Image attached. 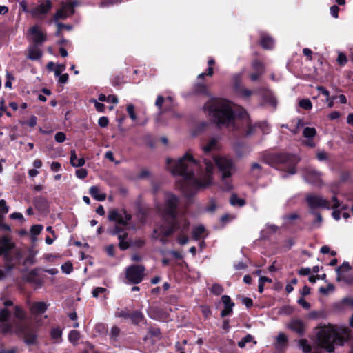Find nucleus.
I'll list each match as a JSON object with an SVG mask.
<instances>
[{"mask_svg":"<svg viewBox=\"0 0 353 353\" xmlns=\"http://www.w3.org/2000/svg\"><path fill=\"white\" fill-rule=\"evenodd\" d=\"M167 166L173 174L182 177L177 186L186 196H192L212 184L214 167L212 161L203 159L199 163L187 153L177 161L168 159Z\"/></svg>","mask_w":353,"mask_h":353,"instance_id":"f257e3e1","label":"nucleus"},{"mask_svg":"<svg viewBox=\"0 0 353 353\" xmlns=\"http://www.w3.org/2000/svg\"><path fill=\"white\" fill-rule=\"evenodd\" d=\"M203 110L208 112L211 120L219 126H225L231 130L239 128L242 121L248 127L250 121L248 113L241 108H234L225 99H211L203 105Z\"/></svg>","mask_w":353,"mask_h":353,"instance_id":"f03ea898","label":"nucleus"},{"mask_svg":"<svg viewBox=\"0 0 353 353\" xmlns=\"http://www.w3.org/2000/svg\"><path fill=\"white\" fill-rule=\"evenodd\" d=\"M179 205V198L172 193L165 194V204L161 210V214L168 220L167 225H161L155 228L153 232V238L165 242L166 238L174 231L186 232L189 228L190 223L185 217H176V209Z\"/></svg>","mask_w":353,"mask_h":353,"instance_id":"7ed1b4c3","label":"nucleus"},{"mask_svg":"<svg viewBox=\"0 0 353 353\" xmlns=\"http://www.w3.org/2000/svg\"><path fill=\"white\" fill-rule=\"evenodd\" d=\"M350 330L344 325H328L318 332L319 345L328 352L334 351V345H342L349 339Z\"/></svg>","mask_w":353,"mask_h":353,"instance_id":"20e7f679","label":"nucleus"},{"mask_svg":"<svg viewBox=\"0 0 353 353\" xmlns=\"http://www.w3.org/2000/svg\"><path fill=\"white\" fill-rule=\"evenodd\" d=\"M108 220L114 221L117 224L109 233L112 235H117L119 240V246L121 250H125L130 247V243L126 240L128 234L124 231L123 227L128 225L132 216L125 209H112L109 210Z\"/></svg>","mask_w":353,"mask_h":353,"instance_id":"39448f33","label":"nucleus"},{"mask_svg":"<svg viewBox=\"0 0 353 353\" xmlns=\"http://www.w3.org/2000/svg\"><path fill=\"white\" fill-rule=\"evenodd\" d=\"M10 314L7 309H2L0 312V323H1V330L4 333L15 332L24 335L26 343L31 344L34 342L35 334L30 332L28 327L23 323L19 324L17 322L14 323L9 321Z\"/></svg>","mask_w":353,"mask_h":353,"instance_id":"423d86ee","label":"nucleus"},{"mask_svg":"<svg viewBox=\"0 0 353 353\" xmlns=\"http://www.w3.org/2000/svg\"><path fill=\"white\" fill-rule=\"evenodd\" d=\"M299 159L296 155L289 154H276L272 157V167L283 171L289 174H294L296 172V165Z\"/></svg>","mask_w":353,"mask_h":353,"instance_id":"0eeeda50","label":"nucleus"},{"mask_svg":"<svg viewBox=\"0 0 353 353\" xmlns=\"http://www.w3.org/2000/svg\"><path fill=\"white\" fill-rule=\"evenodd\" d=\"M213 162L216 165L221 173V180L223 181V189L229 191L232 188L230 180L234 165L231 159L223 157H214Z\"/></svg>","mask_w":353,"mask_h":353,"instance_id":"6e6552de","label":"nucleus"},{"mask_svg":"<svg viewBox=\"0 0 353 353\" xmlns=\"http://www.w3.org/2000/svg\"><path fill=\"white\" fill-rule=\"evenodd\" d=\"M145 268L142 265H132L125 270V278L130 283L138 284L144 277Z\"/></svg>","mask_w":353,"mask_h":353,"instance_id":"1a4fd4ad","label":"nucleus"},{"mask_svg":"<svg viewBox=\"0 0 353 353\" xmlns=\"http://www.w3.org/2000/svg\"><path fill=\"white\" fill-rule=\"evenodd\" d=\"M79 4L77 0H67L62 2L61 8L57 11L54 16L55 21L59 19H65L74 13V7Z\"/></svg>","mask_w":353,"mask_h":353,"instance_id":"9d476101","label":"nucleus"},{"mask_svg":"<svg viewBox=\"0 0 353 353\" xmlns=\"http://www.w3.org/2000/svg\"><path fill=\"white\" fill-rule=\"evenodd\" d=\"M305 201L312 210L319 208L330 209V201L321 195L315 194H307L305 197Z\"/></svg>","mask_w":353,"mask_h":353,"instance_id":"9b49d317","label":"nucleus"},{"mask_svg":"<svg viewBox=\"0 0 353 353\" xmlns=\"http://www.w3.org/2000/svg\"><path fill=\"white\" fill-rule=\"evenodd\" d=\"M52 3L50 0H45L39 5L32 8L30 13L33 17L37 19L43 18L52 9Z\"/></svg>","mask_w":353,"mask_h":353,"instance_id":"f8f14e48","label":"nucleus"},{"mask_svg":"<svg viewBox=\"0 0 353 353\" xmlns=\"http://www.w3.org/2000/svg\"><path fill=\"white\" fill-rule=\"evenodd\" d=\"M28 34L34 45H42L46 40V33L41 28L37 26H32L28 29Z\"/></svg>","mask_w":353,"mask_h":353,"instance_id":"ddd939ff","label":"nucleus"},{"mask_svg":"<svg viewBox=\"0 0 353 353\" xmlns=\"http://www.w3.org/2000/svg\"><path fill=\"white\" fill-rule=\"evenodd\" d=\"M303 174L305 180L310 183L316 186H321L323 183L321 173L312 168H305Z\"/></svg>","mask_w":353,"mask_h":353,"instance_id":"4468645a","label":"nucleus"},{"mask_svg":"<svg viewBox=\"0 0 353 353\" xmlns=\"http://www.w3.org/2000/svg\"><path fill=\"white\" fill-rule=\"evenodd\" d=\"M14 247V243L9 236H0V256H3L6 260H8V256Z\"/></svg>","mask_w":353,"mask_h":353,"instance_id":"2eb2a0df","label":"nucleus"},{"mask_svg":"<svg viewBox=\"0 0 353 353\" xmlns=\"http://www.w3.org/2000/svg\"><path fill=\"white\" fill-rule=\"evenodd\" d=\"M286 327L299 336H303L306 330L305 323L300 319L294 318L286 323Z\"/></svg>","mask_w":353,"mask_h":353,"instance_id":"dca6fc26","label":"nucleus"},{"mask_svg":"<svg viewBox=\"0 0 353 353\" xmlns=\"http://www.w3.org/2000/svg\"><path fill=\"white\" fill-rule=\"evenodd\" d=\"M201 148L205 154L218 150L219 148V139L216 137L210 138L202 144Z\"/></svg>","mask_w":353,"mask_h":353,"instance_id":"f3484780","label":"nucleus"},{"mask_svg":"<svg viewBox=\"0 0 353 353\" xmlns=\"http://www.w3.org/2000/svg\"><path fill=\"white\" fill-rule=\"evenodd\" d=\"M331 202L332 205H330V208L334 209L332 214V217L335 220L339 221L341 219V210L337 208H341V210H346L347 207L346 205L341 206V202L337 199L336 196L332 198Z\"/></svg>","mask_w":353,"mask_h":353,"instance_id":"a211bd4d","label":"nucleus"},{"mask_svg":"<svg viewBox=\"0 0 353 353\" xmlns=\"http://www.w3.org/2000/svg\"><path fill=\"white\" fill-rule=\"evenodd\" d=\"M42 51L39 48V45H30L28 48L27 57L33 61L39 60L42 57Z\"/></svg>","mask_w":353,"mask_h":353,"instance_id":"6ab92c4d","label":"nucleus"},{"mask_svg":"<svg viewBox=\"0 0 353 353\" xmlns=\"http://www.w3.org/2000/svg\"><path fill=\"white\" fill-rule=\"evenodd\" d=\"M241 76H242V74L241 73L237 74L234 76V86L238 90V92L243 97L248 98V97H249L251 95L252 92L250 90H248V89L244 88H239L240 81H241Z\"/></svg>","mask_w":353,"mask_h":353,"instance_id":"aec40b11","label":"nucleus"},{"mask_svg":"<svg viewBox=\"0 0 353 353\" xmlns=\"http://www.w3.org/2000/svg\"><path fill=\"white\" fill-rule=\"evenodd\" d=\"M89 193L94 199L99 201H103L106 199V194L101 192L97 186L90 187Z\"/></svg>","mask_w":353,"mask_h":353,"instance_id":"412c9836","label":"nucleus"},{"mask_svg":"<svg viewBox=\"0 0 353 353\" xmlns=\"http://www.w3.org/2000/svg\"><path fill=\"white\" fill-rule=\"evenodd\" d=\"M30 310L32 314H42L47 310V305L44 302H36L30 306Z\"/></svg>","mask_w":353,"mask_h":353,"instance_id":"4be33fe9","label":"nucleus"},{"mask_svg":"<svg viewBox=\"0 0 353 353\" xmlns=\"http://www.w3.org/2000/svg\"><path fill=\"white\" fill-rule=\"evenodd\" d=\"M70 163L72 166L73 167H82L85 161L83 158H78L75 150H72L70 152Z\"/></svg>","mask_w":353,"mask_h":353,"instance_id":"5701e85b","label":"nucleus"},{"mask_svg":"<svg viewBox=\"0 0 353 353\" xmlns=\"http://www.w3.org/2000/svg\"><path fill=\"white\" fill-rule=\"evenodd\" d=\"M205 236V228L203 225H199L192 230V236L195 240H199Z\"/></svg>","mask_w":353,"mask_h":353,"instance_id":"b1692460","label":"nucleus"},{"mask_svg":"<svg viewBox=\"0 0 353 353\" xmlns=\"http://www.w3.org/2000/svg\"><path fill=\"white\" fill-rule=\"evenodd\" d=\"M288 344V337L283 333H279L276 339L275 347L278 350L285 347Z\"/></svg>","mask_w":353,"mask_h":353,"instance_id":"393cba45","label":"nucleus"},{"mask_svg":"<svg viewBox=\"0 0 353 353\" xmlns=\"http://www.w3.org/2000/svg\"><path fill=\"white\" fill-rule=\"evenodd\" d=\"M274 42L272 37H270L268 35H265V34H263L261 36V44L263 48L268 49V50L272 49V47L274 46Z\"/></svg>","mask_w":353,"mask_h":353,"instance_id":"a878e982","label":"nucleus"},{"mask_svg":"<svg viewBox=\"0 0 353 353\" xmlns=\"http://www.w3.org/2000/svg\"><path fill=\"white\" fill-rule=\"evenodd\" d=\"M34 205L36 208L39 211H45L48 207L47 200L44 197L39 196L34 199Z\"/></svg>","mask_w":353,"mask_h":353,"instance_id":"bb28decb","label":"nucleus"},{"mask_svg":"<svg viewBox=\"0 0 353 353\" xmlns=\"http://www.w3.org/2000/svg\"><path fill=\"white\" fill-rule=\"evenodd\" d=\"M230 202V204L233 206L242 207L245 204V201L244 199L239 198L235 194L231 196Z\"/></svg>","mask_w":353,"mask_h":353,"instance_id":"cd10ccee","label":"nucleus"},{"mask_svg":"<svg viewBox=\"0 0 353 353\" xmlns=\"http://www.w3.org/2000/svg\"><path fill=\"white\" fill-rule=\"evenodd\" d=\"M133 323L138 324L141 322L143 319V316L141 312L135 311L132 314H130V318Z\"/></svg>","mask_w":353,"mask_h":353,"instance_id":"c85d7f7f","label":"nucleus"},{"mask_svg":"<svg viewBox=\"0 0 353 353\" xmlns=\"http://www.w3.org/2000/svg\"><path fill=\"white\" fill-rule=\"evenodd\" d=\"M278 230V227L273 224H267L265 228L262 230L261 233L264 238L267 237L265 233L271 234L275 233Z\"/></svg>","mask_w":353,"mask_h":353,"instance_id":"c756f323","label":"nucleus"},{"mask_svg":"<svg viewBox=\"0 0 353 353\" xmlns=\"http://www.w3.org/2000/svg\"><path fill=\"white\" fill-rule=\"evenodd\" d=\"M303 136L307 139H312L316 134V130L314 128H305L303 132Z\"/></svg>","mask_w":353,"mask_h":353,"instance_id":"7c9ffc66","label":"nucleus"},{"mask_svg":"<svg viewBox=\"0 0 353 353\" xmlns=\"http://www.w3.org/2000/svg\"><path fill=\"white\" fill-rule=\"evenodd\" d=\"M294 311V309L291 305H283L281 307H280L278 313L279 314H283V315H290L292 314Z\"/></svg>","mask_w":353,"mask_h":353,"instance_id":"2f4dec72","label":"nucleus"},{"mask_svg":"<svg viewBox=\"0 0 353 353\" xmlns=\"http://www.w3.org/2000/svg\"><path fill=\"white\" fill-rule=\"evenodd\" d=\"M252 67L254 72H265V66L263 63L259 61L255 60L252 61Z\"/></svg>","mask_w":353,"mask_h":353,"instance_id":"473e14b6","label":"nucleus"},{"mask_svg":"<svg viewBox=\"0 0 353 353\" xmlns=\"http://www.w3.org/2000/svg\"><path fill=\"white\" fill-rule=\"evenodd\" d=\"M252 341H254L253 336L251 334H247L240 341L238 342V346L240 348H243L245 347L247 343H249Z\"/></svg>","mask_w":353,"mask_h":353,"instance_id":"72a5a7b5","label":"nucleus"},{"mask_svg":"<svg viewBox=\"0 0 353 353\" xmlns=\"http://www.w3.org/2000/svg\"><path fill=\"white\" fill-rule=\"evenodd\" d=\"M299 105L301 108L305 110H310L312 108L311 101L307 99H301L299 101Z\"/></svg>","mask_w":353,"mask_h":353,"instance_id":"f704fd0d","label":"nucleus"},{"mask_svg":"<svg viewBox=\"0 0 353 353\" xmlns=\"http://www.w3.org/2000/svg\"><path fill=\"white\" fill-rule=\"evenodd\" d=\"M14 316L18 321H22L25 319L26 314L21 307L16 306L14 310Z\"/></svg>","mask_w":353,"mask_h":353,"instance_id":"c9c22d12","label":"nucleus"},{"mask_svg":"<svg viewBox=\"0 0 353 353\" xmlns=\"http://www.w3.org/2000/svg\"><path fill=\"white\" fill-rule=\"evenodd\" d=\"M194 91L198 94H208L207 86L201 83H197L195 85Z\"/></svg>","mask_w":353,"mask_h":353,"instance_id":"e433bc0d","label":"nucleus"},{"mask_svg":"<svg viewBox=\"0 0 353 353\" xmlns=\"http://www.w3.org/2000/svg\"><path fill=\"white\" fill-rule=\"evenodd\" d=\"M68 338L70 342L74 343L79 339V333L77 330H71L69 333Z\"/></svg>","mask_w":353,"mask_h":353,"instance_id":"4c0bfd02","label":"nucleus"},{"mask_svg":"<svg viewBox=\"0 0 353 353\" xmlns=\"http://www.w3.org/2000/svg\"><path fill=\"white\" fill-rule=\"evenodd\" d=\"M299 345L301 347L303 351L305 353L310 352L311 351L310 345L305 339H301L299 341Z\"/></svg>","mask_w":353,"mask_h":353,"instance_id":"58836bf2","label":"nucleus"},{"mask_svg":"<svg viewBox=\"0 0 353 353\" xmlns=\"http://www.w3.org/2000/svg\"><path fill=\"white\" fill-rule=\"evenodd\" d=\"M8 212V207L6 205V201L3 199L0 200V219L7 214Z\"/></svg>","mask_w":353,"mask_h":353,"instance_id":"ea45409f","label":"nucleus"},{"mask_svg":"<svg viewBox=\"0 0 353 353\" xmlns=\"http://www.w3.org/2000/svg\"><path fill=\"white\" fill-rule=\"evenodd\" d=\"M43 230L42 225H34L31 227L30 232L34 236L39 235Z\"/></svg>","mask_w":353,"mask_h":353,"instance_id":"a19ab883","label":"nucleus"},{"mask_svg":"<svg viewBox=\"0 0 353 353\" xmlns=\"http://www.w3.org/2000/svg\"><path fill=\"white\" fill-rule=\"evenodd\" d=\"M75 174L77 178L83 179L88 176V171L84 168H80L76 170Z\"/></svg>","mask_w":353,"mask_h":353,"instance_id":"79ce46f5","label":"nucleus"},{"mask_svg":"<svg viewBox=\"0 0 353 353\" xmlns=\"http://www.w3.org/2000/svg\"><path fill=\"white\" fill-rule=\"evenodd\" d=\"M211 292L216 295H219L223 292V288L221 285L216 283L212 286Z\"/></svg>","mask_w":353,"mask_h":353,"instance_id":"37998d69","label":"nucleus"},{"mask_svg":"<svg viewBox=\"0 0 353 353\" xmlns=\"http://www.w3.org/2000/svg\"><path fill=\"white\" fill-rule=\"evenodd\" d=\"M127 112H128L130 119L133 121H135L137 119V116L134 112V107L132 104H129L127 106Z\"/></svg>","mask_w":353,"mask_h":353,"instance_id":"c03bdc74","label":"nucleus"},{"mask_svg":"<svg viewBox=\"0 0 353 353\" xmlns=\"http://www.w3.org/2000/svg\"><path fill=\"white\" fill-rule=\"evenodd\" d=\"M233 307L230 305L224 306V309L221 311V315L222 317L230 315L232 313Z\"/></svg>","mask_w":353,"mask_h":353,"instance_id":"a18cd8bd","label":"nucleus"},{"mask_svg":"<svg viewBox=\"0 0 353 353\" xmlns=\"http://www.w3.org/2000/svg\"><path fill=\"white\" fill-rule=\"evenodd\" d=\"M350 265L348 262H344L340 267H339L336 269V272L338 274V276H339L341 275V272L343 270H350Z\"/></svg>","mask_w":353,"mask_h":353,"instance_id":"49530a36","label":"nucleus"},{"mask_svg":"<svg viewBox=\"0 0 353 353\" xmlns=\"http://www.w3.org/2000/svg\"><path fill=\"white\" fill-rule=\"evenodd\" d=\"M62 332L59 328H54L51 331V336L52 339L58 340L61 338Z\"/></svg>","mask_w":353,"mask_h":353,"instance_id":"de8ad7c7","label":"nucleus"},{"mask_svg":"<svg viewBox=\"0 0 353 353\" xmlns=\"http://www.w3.org/2000/svg\"><path fill=\"white\" fill-rule=\"evenodd\" d=\"M121 2V0H104L102 1L100 4L101 7H105V6H112L115 3H118Z\"/></svg>","mask_w":353,"mask_h":353,"instance_id":"09e8293b","label":"nucleus"},{"mask_svg":"<svg viewBox=\"0 0 353 353\" xmlns=\"http://www.w3.org/2000/svg\"><path fill=\"white\" fill-rule=\"evenodd\" d=\"M221 301H222L223 303L224 304V306L230 305H231V306H234V303L231 301V299L229 296L223 295L221 297Z\"/></svg>","mask_w":353,"mask_h":353,"instance_id":"8fccbe9b","label":"nucleus"},{"mask_svg":"<svg viewBox=\"0 0 353 353\" xmlns=\"http://www.w3.org/2000/svg\"><path fill=\"white\" fill-rule=\"evenodd\" d=\"M65 134L62 132H59L55 134V141L58 143H63L65 140Z\"/></svg>","mask_w":353,"mask_h":353,"instance_id":"3c124183","label":"nucleus"},{"mask_svg":"<svg viewBox=\"0 0 353 353\" xmlns=\"http://www.w3.org/2000/svg\"><path fill=\"white\" fill-rule=\"evenodd\" d=\"M106 291V289L101 287H97L92 291V295L94 297H98L100 294H103Z\"/></svg>","mask_w":353,"mask_h":353,"instance_id":"603ef678","label":"nucleus"},{"mask_svg":"<svg viewBox=\"0 0 353 353\" xmlns=\"http://www.w3.org/2000/svg\"><path fill=\"white\" fill-rule=\"evenodd\" d=\"M216 209V204L214 200H211L206 207V211L213 212Z\"/></svg>","mask_w":353,"mask_h":353,"instance_id":"864d4df0","label":"nucleus"},{"mask_svg":"<svg viewBox=\"0 0 353 353\" xmlns=\"http://www.w3.org/2000/svg\"><path fill=\"white\" fill-rule=\"evenodd\" d=\"M19 6L23 12L30 13L31 9H28V2L27 0L20 1Z\"/></svg>","mask_w":353,"mask_h":353,"instance_id":"5fc2aeb1","label":"nucleus"},{"mask_svg":"<svg viewBox=\"0 0 353 353\" xmlns=\"http://www.w3.org/2000/svg\"><path fill=\"white\" fill-rule=\"evenodd\" d=\"M108 119L106 117H101L99 118L98 121V124L99 126L105 128L108 125Z\"/></svg>","mask_w":353,"mask_h":353,"instance_id":"6e6d98bb","label":"nucleus"},{"mask_svg":"<svg viewBox=\"0 0 353 353\" xmlns=\"http://www.w3.org/2000/svg\"><path fill=\"white\" fill-rule=\"evenodd\" d=\"M120 330L118 327L114 326L111 329L110 335L112 338L116 339L119 335Z\"/></svg>","mask_w":353,"mask_h":353,"instance_id":"4d7b16f0","label":"nucleus"},{"mask_svg":"<svg viewBox=\"0 0 353 353\" xmlns=\"http://www.w3.org/2000/svg\"><path fill=\"white\" fill-rule=\"evenodd\" d=\"M188 237L183 234H180L177 238V241L181 245L186 244L188 242Z\"/></svg>","mask_w":353,"mask_h":353,"instance_id":"13d9d810","label":"nucleus"},{"mask_svg":"<svg viewBox=\"0 0 353 353\" xmlns=\"http://www.w3.org/2000/svg\"><path fill=\"white\" fill-rule=\"evenodd\" d=\"M316 157L319 161H323L327 159V154L324 151H320V152H317Z\"/></svg>","mask_w":353,"mask_h":353,"instance_id":"bf43d9fd","label":"nucleus"},{"mask_svg":"<svg viewBox=\"0 0 353 353\" xmlns=\"http://www.w3.org/2000/svg\"><path fill=\"white\" fill-rule=\"evenodd\" d=\"M116 316L118 317L128 319L130 318V313L127 310H121L116 312Z\"/></svg>","mask_w":353,"mask_h":353,"instance_id":"052dcab7","label":"nucleus"},{"mask_svg":"<svg viewBox=\"0 0 353 353\" xmlns=\"http://www.w3.org/2000/svg\"><path fill=\"white\" fill-rule=\"evenodd\" d=\"M298 218H299V215L296 213L286 214L283 216V219L285 221H293V220L297 219Z\"/></svg>","mask_w":353,"mask_h":353,"instance_id":"680f3d73","label":"nucleus"},{"mask_svg":"<svg viewBox=\"0 0 353 353\" xmlns=\"http://www.w3.org/2000/svg\"><path fill=\"white\" fill-rule=\"evenodd\" d=\"M298 303L301 305L304 309L307 310L310 307V304L303 298H301L298 300Z\"/></svg>","mask_w":353,"mask_h":353,"instance_id":"e2e57ef3","label":"nucleus"},{"mask_svg":"<svg viewBox=\"0 0 353 353\" xmlns=\"http://www.w3.org/2000/svg\"><path fill=\"white\" fill-rule=\"evenodd\" d=\"M339 8L337 6H332L330 8V14L334 18L338 17V13H339Z\"/></svg>","mask_w":353,"mask_h":353,"instance_id":"0e129e2a","label":"nucleus"},{"mask_svg":"<svg viewBox=\"0 0 353 353\" xmlns=\"http://www.w3.org/2000/svg\"><path fill=\"white\" fill-rule=\"evenodd\" d=\"M68 74L65 73L62 74L59 77V83L64 84L66 83L68 81Z\"/></svg>","mask_w":353,"mask_h":353,"instance_id":"69168bd1","label":"nucleus"},{"mask_svg":"<svg viewBox=\"0 0 353 353\" xmlns=\"http://www.w3.org/2000/svg\"><path fill=\"white\" fill-rule=\"evenodd\" d=\"M337 61L340 65H344L347 62L346 57L343 54L340 53L338 56Z\"/></svg>","mask_w":353,"mask_h":353,"instance_id":"338daca9","label":"nucleus"},{"mask_svg":"<svg viewBox=\"0 0 353 353\" xmlns=\"http://www.w3.org/2000/svg\"><path fill=\"white\" fill-rule=\"evenodd\" d=\"M164 101H165V99L163 97L160 96V95L158 96L157 99L156 100V102H155L156 106H157L159 109H161Z\"/></svg>","mask_w":353,"mask_h":353,"instance_id":"774afa93","label":"nucleus"}]
</instances>
